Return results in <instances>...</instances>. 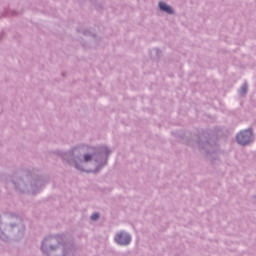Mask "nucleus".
<instances>
[{"label": "nucleus", "instance_id": "nucleus-1", "mask_svg": "<svg viewBox=\"0 0 256 256\" xmlns=\"http://www.w3.org/2000/svg\"><path fill=\"white\" fill-rule=\"evenodd\" d=\"M113 151L106 145L91 147L78 146L68 152L59 151L58 155L62 161L72 165L78 171L84 173H95L107 165L109 155Z\"/></svg>", "mask_w": 256, "mask_h": 256}, {"label": "nucleus", "instance_id": "nucleus-2", "mask_svg": "<svg viewBox=\"0 0 256 256\" xmlns=\"http://www.w3.org/2000/svg\"><path fill=\"white\" fill-rule=\"evenodd\" d=\"M41 251L46 256H75V245L67 242L65 234L46 236L42 240Z\"/></svg>", "mask_w": 256, "mask_h": 256}, {"label": "nucleus", "instance_id": "nucleus-3", "mask_svg": "<svg viewBox=\"0 0 256 256\" xmlns=\"http://www.w3.org/2000/svg\"><path fill=\"white\" fill-rule=\"evenodd\" d=\"M15 189L20 191V193H32V195H37L41 191V185L43 181L41 179L33 180L31 176L19 178L12 182Z\"/></svg>", "mask_w": 256, "mask_h": 256}, {"label": "nucleus", "instance_id": "nucleus-4", "mask_svg": "<svg viewBox=\"0 0 256 256\" xmlns=\"http://www.w3.org/2000/svg\"><path fill=\"white\" fill-rule=\"evenodd\" d=\"M133 242V236L127 230H119L114 235V243L119 247H129Z\"/></svg>", "mask_w": 256, "mask_h": 256}, {"label": "nucleus", "instance_id": "nucleus-5", "mask_svg": "<svg viewBox=\"0 0 256 256\" xmlns=\"http://www.w3.org/2000/svg\"><path fill=\"white\" fill-rule=\"evenodd\" d=\"M237 143L242 146H247L250 143H253V131L250 129L241 131L236 136Z\"/></svg>", "mask_w": 256, "mask_h": 256}, {"label": "nucleus", "instance_id": "nucleus-6", "mask_svg": "<svg viewBox=\"0 0 256 256\" xmlns=\"http://www.w3.org/2000/svg\"><path fill=\"white\" fill-rule=\"evenodd\" d=\"M159 9L162 13H167V15H173L175 13L173 8L165 2H159Z\"/></svg>", "mask_w": 256, "mask_h": 256}, {"label": "nucleus", "instance_id": "nucleus-7", "mask_svg": "<svg viewBox=\"0 0 256 256\" xmlns=\"http://www.w3.org/2000/svg\"><path fill=\"white\" fill-rule=\"evenodd\" d=\"M248 90H249V86L247 85V83H244L239 89L238 93L239 95H241V97H243L244 95H247Z\"/></svg>", "mask_w": 256, "mask_h": 256}, {"label": "nucleus", "instance_id": "nucleus-8", "mask_svg": "<svg viewBox=\"0 0 256 256\" xmlns=\"http://www.w3.org/2000/svg\"><path fill=\"white\" fill-rule=\"evenodd\" d=\"M91 219H92V221H97V219H99V213L92 214Z\"/></svg>", "mask_w": 256, "mask_h": 256}, {"label": "nucleus", "instance_id": "nucleus-9", "mask_svg": "<svg viewBox=\"0 0 256 256\" xmlns=\"http://www.w3.org/2000/svg\"><path fill=\"white\" fill-rule=\"evenodd\" d=\"M204 147H205V149H207V147H210L209 142L204 143Z\"/></svg>", "mask_w": 256, "mask_h": 256}, {"label": "nucleus", "instance_id": "nucleus-10", "mask_svg": "<svg viewBox=\"0 0 256 256\" xmlns=\"http://www.w3.org/2000/svg\"><path fill=\"white\" fill-rule=\"evenodd\" d=\"M83 34H84V35H91V32H89V31H84Z\"/></svg>", "mask_w": 256, "mask_h": 256}, {"label": "nucleus", "instance_id": "nucleus-11", "mask_svg": "<svg viewBox=\"0 0 256 256\" xmlns=\"http://www.w3.org/2000/svg\"><path fill=\"white\" fill-rule=\"evenodd\" d=\"M154 52L155 53H159V49H154Z\"/></svg>", "mask_w": 256, "mask_h": 256}, {"label": "nucleus", "instance_id": "nucleus-12", "mask_svg": "<svg viewBox=\"0 0 256 256\" xmlns=\"http://www.w3.org/2000/svg\"><path fill=\"white\" fill-rule=\"evenodd\" d=\"M199 147H203V144L199 143Z\"/></svg>", "mask_w": 256, "mask_h": 256}]
</instances>
